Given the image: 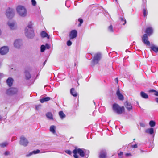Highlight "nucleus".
Instances as JSON below:
<instances>
[{
  "label": "nucleus",
  "instance_id": "10",
  "mask_svg": "<svg viewBox=\"0 0 158 158\" xmlns=\"http://www.w3.org/2000/svg\"><path fill=\"white\" fill-rule=\"evenodd\" d=\"M145 32V34H147V35L149 36L153 34V29L152 27H148L146 28Z\"/></svg>",
  "mask_w": 158,
  "mask_h": 158
},
{
  "label": "nucleus",
  "instance_id": "33",
  "mask_svg": "<svg viewBox=\"0 0 158 158\" xmlns=\"http://www.w3.org/2000/svg\"><path fill=\"white\" fill-rule=\"evenodd\" d=\"M40 52H43L46 49V47L44 45H42L40 47Z\"/></svg>",
  "mask_w": 158,
  "mask_h": 158
},
{
  "label": "nucleus",
  "instance_id": "64",
  "mask_svg": "<svg viewBox=\"0 0 158 158\" xmlns=\"http://www.w3.org/2000/svg\"><path fill=\"white\" fill-rule=\"evenodd\" d=\"M133 140H135V139H133Z\"/></svg>",
  "mask_w": 158,
  "mask_h": 158
},
{
  "label": "nucleus",
  "instance_id": "8",
  "mask_svg": "<svg viewBox=\"0 0 158 158\" xmlns=\"http://www.w3.org/2000/svg\"><path fill=\"white\" fill-rule=\"evenodd\" d=\"M18 91L17 89L15 88H11L7 89L6 93L9 95H13L16 94Z\"/></svg>",
  "mask_w": 158,
  "mask_h": 158
},
{
  "label": "nucleus",
  "instance_id": "2",
  "mask_svg": "<svg viewBox=\"0 0 158 158\" xmlns=\"http://www.w3.org/2000/svg\"><path fill=\"white\" fill-rule=\"evenodd\" d=\"M85 150V149L77 148L76 147L73 151V153L74 154V158H79V156L77 154H78L81 157H84L85 156V154L84 153Z\"/></svg>",
  "mask_w": 158,
  "mask_h": 158
},
{
  "label": "nucleus",
  "instance_id": "13",
  "mask_svg": "<svg viewBox=\"0 0 158 158\" xmlns=\"http://www.w3.org/2000/svg\"><path fill=\"white\" fill-rule=\"evenodd\" d=\"M14 46L17 48H19L22 45V40L20 39L16 40L14 44Z\"/></svg>",
  "mask_w": 158,
  "mask_h": 158
},
{
  "label": "nucleus",
  "instance_id": "50",
  "mask_svg": "<svg viewBox=\"0 0 158 158\" xmlns=\"http://www.w3.org/2000/svg\"><path fill=\"white\" fill-rule=\"evenodd\" d=\"M154 94L157 96H158V92L156 91Z\"/></svg>",
  "mask_w": 158,
  "mask_h": 158
},
{
  "label": "nucleus",
  "instance_id": "5",
  "mask_svg": "<svg viewBox=\"0 0 158 158\" xmlns=\"http://www.w3.org/2000/svg\"><path fill=\"white\" fill-rule=\"evenodd\" d=\"M101 58V54L99 52L95 54L92 60V65L94 66L98 63Z\"/></svg>",
  "mask_w": 158,
  "mask_h": 158
},
{
  "label": "nucleus",
  "instance_id": "4",
  "mask_svg": "<svg viewBox=\"0 0 158 158\" xmlns=\"http://www.w3.org/2000/svg\"><path fill=\"white\" fill-rule=\"evenodd\" d=\"M17 11L21 17H24L27 15V10L25 7L22 6H19L16 8Z\"/></svg>",
  "mask_w": 158,
  "mask_h": 158
},
{
  "label": "nucleus",
  "instance_id": "18",
  "mask_svg": "<svg viewBox=\"0 0 158 158\" xmlns=\"http://www.w3.org/2000/svg\"><path fill=\"white\" fill-rule=\"evenodd\" d=\"M40 35L42 38L47 37L48 39H49L50 38L49 35L44 31H42L41 32Z\"/></svg>",
  "mask_w": 158,
  "mask_h": 158
},
{
  "label": "nucleus",
  "instance_id": "59",
  "mask_svg": "<svg viewBox=\"0 0 158 158\" xmlns=\"http://www.w3.org/2000/svg\"><path fill=\"white\" fill-rule=\"evenodd\" d=\"M156 83V81H155V82H154V83H155H155Z\"/></svg>",
  "mask_w": 158,
  "mask_h": 158
},
{
  "label": "nucleus",
  "instance_id": "56",
  "mask_svg": "<svg viewBox=\"0 0 158 158\" xmlns=\"http://www.w3.org/2000/svg\"><path fill=\"white\" fill-rule=\"evenodd\" d=\"M2 117H1V116L0 115V120L2 119Z\"/></svg>",
  "mask_w": 158,
  "mask_h": 158
},
{
  "label": "nucleus",
  "instance_id": "45",
  "mask_svg": "<svg viewBox=\"0 0 158 158\" xmlns=\"http://www.w3.org/2000/svg\"><path fill=\"white\" fill-rule=\"evenodd\" d=\"M140 125L141 127H144L145 126V124L142 123H140Z\"/></svg>",
  "mask_w": 158,
  "mask_h": 158
},
{
  "label": "nucleus",
  "instance_id": "40",
  "mask_svg": "<svg viewBox=\"0 0 158 158\" xmlns=\"http://www.w3.org/2000/svg\"><path fill=\"white\" fill-rule=\"evenodd\" d=\"M72 43L70 40H68L67 42V44L68 46H70L72 45Z\"/></svg>",
  "mask_w": 158,
  "mask_h": 158
},
{
  "label": "nucleus",
  "instance_id": "58",
  "mask_svg": "<svg viewBox=\"0 0 158 158\" xmlns=\"http://www.w3.org/2000/svg\"><path fill=\"white\" fill-rule=\"evenodd\" d=\"M126 52H128L127 50H126Z\"/></svg>",
  "mask_w": 158,
  "mask_h": 158
},
{
  "label": "nucleus",
  "instance_id": "31",
  "mask_svg": "<svg viewBox=\"0 0 158 158\" xmlns=\"http://www.w3.org/2000/svg\"><path fill=\"white\" fill-rule=\"evenodd\" d=\"M108 31L110 32H113L114 29L112 25H110L109 26L108 28Z\"/></svg>",
  "mask_w": 158,
  "mask_h": 158
},
{
  "label": "nucleus",
  "instance_id": "54",
  "mask_svg": "<svg viewBox=\"0 0 158 158\" xmlns=\"http://www.w3.org/2000/svg\"><path fill=\"white\" fill-rule=\"evenodd\" d=\"M2 74L1 73H0V78H1V76H2Z\"/></svg>",
  "mask_w": 158,
  "mask_h": 158
},
{
  "label": "nucleus",
  "instance_id": "23",
  "mask_svg": "<svg viewBox=\"0 0 158 158\" xmlns=\"http://www.w3.org/2000/svg\"><path fill=\"white\" fill-rule=\"evenodd\" d=\"M51 98L49 97H44L42 99H40V101L41 103H43L45 102L48 101L50 100Z\"/></svg>",
  "mask_w": 158,
  "mask_h": 158
},
{
  "label": "nucleus",
  "instance_id": "32",
  "mask_svg": "<svg viewBox=\"0 0 158 158\" xmlns=\"http://www.w3.org/2000/svg\"><path fill=\"white\" fill-rule=\"evenodd\" d=\"M84 153L85 154V156L84 157L86 158H87L89 156V150H86L85 149V150Z\"/></svg>",
  "mask_w": 158,
  "mask_h": 158
},
{
  "label": "nucleus",
  "instance_id": "16",
  "mask_svg": "<svg viewBox=\"0 0 158 158\" xmlns=\"http://www.w3.org/2000/svg\"><path fill=\"white\" fill-rule=\"evenodd\" d=\"M14 81L13 79L11 77H9L6 80V82L8 85L9 87L12 86Z\"/></svg>",
  "mask_w": 158,
  "mask_h": 158
},
{
  "label": "nucleus",
  "instance_id": "61",
  "mask_svg": "<svg viewBox=\"0 0 158 158\" xmlns=\"http://www.w3.org/2000/svg\"><path fill=\"white\" fill-rule=\"evenodd\" d=\"M77 84H78V85H79V84L78 83V81H77Z\"/></svg>",
  "mask_w": 158,
  "mask_h": 158
},
{
  "label": "nucleus",
  "instance_id": "24",
  "mask_svg": "<svg viewBox=\"0 0 158 158\" xmlns=\"http://www.w3.org/2000/svg\"><path fill=\"white\" fill-rule=\"evenodd\" d=\"M140 95L142 98L145 99H147L148 98V95L143 91L140 92Z\"/></svg>",
  "mask_w": 158,
  "mask_h": 158
},
{
  "label": "nucleus",
  "instance_id": "14",
  "mask_svg": "<svg viewBox=\"0 0 158 158\" xmlns=\"http://www.w3.org/2000/svg\"><path fill=\"white\" fill-rule=\"evenodd\" d=\"M124 105L128 111H130L132 109V106L131 104L127 101L125 102Z\"/></svg>",
  "mask_w": 158,
  "mask_h": 158
},
{
  "label": "nucleus",
  "instance_id": "28",
  "mask_svg": "<svg viewBox=\"0 0 158 158\" xmlns=\"http://www.w3.org/2000/svg\"><path fill=\"white\" fill-rule=\"evenodd\" d=\"M119 19L121 21V23L125 25L126 24V21L123 16L120 17L119 18Z\"/></svg>",
  "mask_w": 158,
  "mask_h": 158
},
{
  "label": "nucleus",
  "instance_id": "6",
  "mask_svg": "<svg viewBox=\"0 0 158 158\" xmlns=\"http://www.w3.org/2000/svg\"><path fill=\"white\" fill-rule=\"evenodd\" d=\"M15 10L12 8H9L6 11V15L7 17L9 19H12L14 16Z\"/></svg>",
  "mask_w": 158,
  "mask_h": 158
},
{
  "label": "nucleus",
  "instance_id": "30",
  "mask_svg": "<svg viewBox=\"0 0 158 158\" xmlns=\"http://www.w3.org/2000/svg\"><path fill=\"white\" fill-rule=\"evenodd\" d=\"M8 25L11 29H14V27L15 25V23H10V22H8Z\"/></svg>",
  "mask_w": 158,
  "mask_h": 158
},
{
  "label": "nucleus",
  "instance_id": "27",
  "mask_svg": "<svg viewBox=\"0 0 158 158\" xmlns=\"http://www.w3.org/2000/svg\"><path fill=\"white\" fill-rule=\"evenodd\" d=\"M46 116L49 119L53 120V116L51 112H48L46 114Z\"/></svg>",
  "mask_w": 158,
  "mask_h": 158
},
{
  "label": "nucleus",
  "instance_id": "37",
  "mask_svg": "<svg viewBox=\"0 0 158 158\" xmlns=\"http://www.w3.org/2000/svg\"><path fill=\"white\" fill-rule=\"evenodd\" d=\"M70 1H66L65 2V6L68 8H69L70 7V5H69Z\"/></svg>",
  "mask_w": 158,
  "mask_h": 158
},
{
  "label": "nucleus",
  "instance_id": "7",
  "mask_svg": "<svg viewBox=\"0 0 158 158\" xmlns=\"http://www.w3.org/2000/svg\"><path fill=\"white\" fill-rule=\"evenodd\" d=\"M148 36L147 34H144L142 37V42L145 45L149 46L150 45V43L148 40Z\"/></svg>",
  "mask_w": 158,
  "mask_h": 158
},
{
  "label": "nucleus",
  "instance_id": "52",
  "mask_svg": "<svg viewBox=\"0 0 158 158\" xmlns=\"http://www.w3.org/2000/svg\"><path fill=\"white\" fill-rule=\"evenodd\" d=\"M150 92H154V93H155V92L156 91V90H154V89H152V90H150Z\"/></svg>",
  "mask_w": 158,
  "mask_h": 158
},
{
  "label": "nucleus",
  "instance_id": "41",
  "mask_svg": "<svg viewBox=\"0 0 158 158\" xmlns=\"http://www.w3.org/2000/svg\"><path fill=\"white\" fill-rule=\"evenodd\" d=\"M65 152L69 155H71L72 153L71 151L69 150H66L65 151Z\"/></svg>",
  "mask_w": 158,
  "mask_h": 158
},
{
  "label": "nucleus",
  "instance_id": "49",
  "mask_svg": "<svg viewBox=\"0 0 158 158\" xmlns=\"http://www.w3.org/2000/svg\"><path fill=\"white\" fill-rule=\"evenodd\" d=\"M125 156H131V153H127L125 154Z\"/></svg>",
  "mask_w": 158,
  "mask_h": 158
},
{
  "label": "nucleus",
  "instance_id": "38",
  "mask_svg": "<svg viewBox=\"0 0 158 158\" xmlns=\"http://www.w3.org/2000/svg\"><path fill=\"white\" fill-rule=\"evenodd\" d=\"M123 153L122 152H120L119 153H118V155L119 156V158H123L122 156L123 155Z\"/></svg>",
  "mask_w": 158,
  "mask_h": 158
},
{
  "label": "nucleus",
  "instance_id": "55",
  "mask_svg": "<svg viewBox=\"0 0 158 158\" xmlns=\"http://www.w3.org/2000/svg\"><path fill=\"white\" fill-rule=\"evenodd\" d=\"M46 60L43 63V65H44L45 64V62H46Z\"/></svg>",
  "mask_w": 158,
  "mask_h": 158
},
{
  "label": "nucleus",
  "instance_id": "1",
  "mask_svg": "<svg viewBox=\"0 0 158 158\" xmlns=\"http://www.w3.org/2000/svg\"><path fill=\"white\" fill-rule=\"evenodd\" d=\"M25 33L26 36L28 38L32 39L34 36L35 34L31 22H29L27 26L26 27Z\"/></svg>",
  "mask_w": 158,
  "mask_h": 158
},
{
  "label": "nucleus",
  "instance_id": "47",
  "mask_svg": "<svg viewBox=\"0 0 158 158\" xmlns=\"http://www.w3.org/2000/svg\"><path fill=\"white\" fill-rule=\"evenodd\" d=\"M10 154V152L7 151H6L4 153V155L6 156H8Z\"/></svg>",
  "mask_w": 158,
  "mask_h": 158
},
{
  "label": "nucleus",
  "instance_id": "25",
  "mask_svg": "<svg viewBox=\"0 0 158 158\" xmlns=\"http://www.w3.org/2000/svg\"><path fill=\"white\" fill-rule=\"evenodd\" d=\"M56 127L54 125H52L50 127V131L52 133L55 134L56 133Z\"/></svg>",
  "mask_w": 158,
  "mask_h": 158
},
{
  "label": "nucleus",
  "instance_id": "19",
  "mask_svg": "<svg viewBox=\"0 0 158 158\" xmlns=\"http://www.w3.org/2000/svg\"><path fill=\"white\" fill-rule=\"evenodd\" d=\"M40 152V150L39 149H37L36 150H34L32 152H30L28 154L26 155L27 157H29L32 154H35L39 153Z\"/></svg>",
  "mask_w": 158,
  "mask_h": 158
},
{
  "label": "nucleus",
  "instance_id": "44",
  "mask_svg": "<svg viewBox=\"0 0 158 158\" xmlns=\"http://www.w3.org/2000/svg\"><path fill=\"white\" fill-rule=\"evenodd\" d=\"M46 47V48L47 49H49L50 48V46L48 44L46 43L45 45Z\"/></svg>",
  "mask_w": 158,
  "mask_h": 158
},
{
  "label": "nucleus",
  "instance_id": "60",
  "mask_svg": "<svg viewBox=\"0 0 158 158\" xmlns=\"http://www.w3.org/2000/svg\"><path fill=\"white\" fill-rule=\"evenodd\" d=\"M115 1L117 2V0H115Z\"/></svg>",
  "mask_w": 158,
  "mask_h": 158
},
{
  "label": "nucleus",
  "instance_id": "63",
  "mask_svg": "<svg viewBox=\"0 0 158 158\" xmlns=\"http://www.w3.org/2000/svg\"><path fill=\"white\" fill-rule=\"evenodd\" d=\"M41 152V153H44V152Z\"/></svg>",
  "mask_w": 158,
  "mask_h": 158
},
{
  "label": "nucleus",
  "instance_id": "26",
  "mask_svg": "<svg viewBox=\"0 0 158 158\" xmlns=\"http://www.w3.org/2000/svg\"><path fill=\"white\" fill-rule=\"evenodd\" d=\"M59 115L60 118L62 119H64L66 117L65 114L62 111H61L59 112Z\"/></svg>",
  "mask_w": 158,
  "mask_h": 158
},
{
  "label": "nucleus",
  "instance_id": "3",
  "mask_svg": "<svg viewBox=\"0 0 158 158\" xmlns=\"http://www.w3.org/2000/svg\"><path fill=\"white\" fill-rule=\"evenodd\" d=\"M112 109L114 112L118 114H121L125 110L124 106L120 107L116 103H114L113 104Z\"/></svg>",
  "mask_w": 158,
  "mask_h": 158
},
{
  "label": "nucleus",
  "instance_id": "9",
  "mask_svg": "<svg viewBox=\"0 0 158 158\" xmlns=\"http://www.w3.org/2000/svg\"><path fill=\"white\" fill-rule=\"evenodd\" d=\"M20 144L24 147L27 146L28 143L27 140L24 137H21L20 139Z\"/></svg>",
  "mask_w": 158,
  "mask_h": 158
},
{
  "label": "nucleus",
  "instance_id": "42",
  "mask_svg": "<svg viewBox=\"0 0 158 158\" xmlns=\"http://www.w3.org/2000/svg\"><path fill=\"white\" fill-rule=\"evenodd\" d=\"M7 145V143H2L1 145V147H6Z\"/></svg>",
  "mask_w": 158,
  "mask_h": 158
},
{
  "label": "nucleus",
  "instance_id": "34",
  "mask_svg": "<svg viewBox=\"0 0 158 158\" xmlns=\"http://www.w3.org/2000/svg\"><path fill=\"white\" fill-rule=\"evenodd\" d=\"M143 15L144 17H146L148 14L147 10L146 8H143Z\"/></svg>",
  "mask_w": 158,
  "mask_h": 158
},
{
  "label": "nucleus",
  "instance_id": "12",
  "mask_svg": "<svg viewBox=\"0 0 158 158\" xmlns=\"http://www.w3.org/2000/svg\"><path fill=\"white\" fill-rule=\"evenodd\" d=\"M9 51V48L7 46L2 47L0 49V53L2 55L6 54Z\"/></svg>",
  "mask_w": 158,
  "mask_h": 158
},
{
  "label": "nucleus",
  "instance_id": "11",
  "mask_svg": "<svg viewBox=\"0 0 158 158\" xmlns=\"http://www.w3.org/2000/svg\"><path fill=\"white\" fill-rule=\"evenodd\" d=\"M77 32L76 30H72L70 32L69 37L70 39H73L76 38L77 36Z\"/></svg>",
  "mask_w": 158,
  "mask_h": 158
},
{
  "label": "nucleus",
  "instance_id": "48",
  "mask_svg": "<svg viewBox=\"0 0 158 158\" xmlns=\"http://www.w3.org/2000/svg\"><path fill=\"white\" fill-rule=\"evenodd\" d=\"M143 2L144 3L143 4V6L145 7L146 5V0H143Z\"/></svg>",
  "mask_w": 158,
  "mask_h": 158
},
{
  "label": "nucleus",
  "instance_id": "39",
  "mask_svg": "<svg viewBox=\"0 0 158 158\" xmlns=\"http://www.w3.org/2000/svg\"><path fill=\"white\" fill-rule=\"evenodd\" d=\"M31 2L33 6H35L36 4V2L35 0H31Z\"/></svg>",
  "mask_w": 158,
  "mask_h": 158
},
{
  "label": "nucleus",
  "instance_id": "22",
  "mask_svg": "<svg viewBox=\"0 0 158 158\" xmlns=\"http://www.w3.org/2000/svg\"><path fill=\"white\" fill-rule=\"evenodd\" d=\"M145 132L146 133L152 135L154 132V129L152 127L147 129L145 130Z\"/></svg>",
  "mask_w": 158,
  "mask_h": 158
},
{
  "label": "nucleus",
  "instance_id": "53",
  "mask_svg": "<svg viewBox=\"0 0 158 158\" xmlns=\"http://www.w3.org/2000/svg\"><path fill=\"white\" fill-rule=\"evenodd\" d=\"M155 99L156 102L158 103V98H156Z\"/></svg>",
  "mask_w": 158,
  "mask_h": 158
},
{
  "label": "nucleus",
  "instance_id": "46",
  "mask_svg": "<svg viewBox=\"0 0 158 158\" xmlns=\"http://www.w3.org/2000/svg\"><path fill=\"white\" fill-rule=\"evenodd\" d=\"M40 106H41L40 105L36 106H35V109L36 110H39L40 108Z\"/></svg>",
  "mask_w": 158,
  "mask_h": 158
},
{
  "label": "nucleus",
  "instance_id": "57",
  "mask_svg": "<svg viewBox=\"0 0 158 158\" xmlns=\"http://www.w3.org/2000/svg\"><path fill=\"white\" fill-rule=\"evenodd\" d=\"M93 102H94V104L95 105V102H94V101H93Z\"/></svg>",
  "mask_w": 158,
  "mask_h": 158
},
{
  "label": "nucleus",
  "instance_id": "29",
  "mask_svg": "<svg viewBox=\"0 0 158 158\" xmlns=\"http://www.w3.org/2000/svg\"><path fill=\"white\" fill-rule=\"evenodd\" d=\"M149 125L152 128L155 126L156 125V122L154 120H151L149 122Z\"/></svg>",
  "mask_w": 158,
  "mask_h": 158
},
{
  "label": "nucleus",
  "instance_id": "62",
  "mask_svg": "<svg viewBox=\"0 0 158 158\" xmlns=\"http://www.w3.org/2000/svg\"><path fill=\"white\" fill-rule=\"evenodd\" d=\"M74 64H75V66H76V63H75Z\"/></svg>",
  "mask_w": 158,
  "mask_h": 158
},
{
  "label": "nucleus",
  "instance_id": "35",
  "mask_svg": "<svg viewBox=\"0 0 158 158\" xmlns=\"http://www.w3.org/2000/svg\"><path fill=\"white\" fill-rule=\"evenodd\" d=\"M106 155L105 153H101L99 156L100 158H106Z\"/></svg>",
  "mask_w": 158,
  "mask_h": 158
},
{
  "label": "nucleus",
  "instance_id": "43",
  "mask_svg": "<svg viewBox=\"0 0 158 158\" xmlns=\"http://www.w3.org/2000/svg\"><path fill=\"white\" fill-rule=\"evenodd\" d=\"M131 147L132 148H135L138 147V146L137 144H135L131 145Z\"/></svg>",
  "mask_w": 158,
  "mask_h": 158
},
{
  "label": "nucleus",
  "instance_id": "17",
  "mask_svg": "<svg viewBox=\"0 0 158 158\" xmlns=\"http://www.w3.org/2000/svg\"><path fill=\"white\" fill-rule=\"evenodd\" d=\"M26 79L27 80H29L31 77V75L28 70H26L24 72Z\"/></svg>",
  "mask_w": 158,
  "mask_h": 158
},
{
  "label": "nucleus",
  "instance_id": "36",
  "mask_svg": "<svg viewBox=\"0 0 158 158\" xmlns=\"http://www.w3.org/2000/svg\"><path fill=\"white\" fill-rule=\"evenodd\" d=\"M78 21L80 23L78 24V26H80L81 25V24H82L83 23V20L79 18L78 19Z\"/></svg>",
  "mask_w": 158,
  "mask_h": 158
},
{
  "label": "nucleus",
  "instance_id": "21",
  "mask_svg": "<svg viewBox=\"0 0 158 158\" xmlns=\"http://www.w3.org/2000/svg\"><path fill=\"white\" fill-rule=\"evenodd\" d=\"M150 51L152 50L155 53L158 52V47L154 45H152L150 47Z\"/></svg>",
  "mask_w": 158,
  "mask_h": 158
},
{
  "label": "nucleus",
  "instance_id": "15",
  "mask_svg": "<svg viewBox=\"0 0 158 158\" xmlns=\"http://www.w3.org/2000/svg\"><path fill=\"white\" fill-rule=\"evenodd\" d=\"M116 94L118 96V99L120 100H123L124 99L123 95L121 93L118 88L116 91Z\"/></svg>",
  "mask_w": 158,
  "mask_h": 158
},
{
  "label": "nucleus",
  "instance_id": "20",
  "mask_svg": "<svg viewBox=\"0 0 158 158\" xmlns=\"http://www.w3.org/2000/svg\"><path fill=\"white\" fill-rule=\"evenodd\" d=\"M71 94L74 97H76L77 96V93L75 91L74 88H72L70 90Z\"/></svg>",
  "mask_w": 158,
  "mask_h": 158
},
{
  "label": "nucleus",
  "instance_id": "51",
  "mask_svg": "<svg viewBox=\"0 0 158 158\" xmlns=\"http://www.w3.org/2000/svg\"><path fill=\"white\" fill-rule=\"evenodd\" d=\"M115 81L116 82V83H118V78H115Z\"/></svg>",
  "mask_w": 158,
  "mask_h": 158
}]
</instances>
